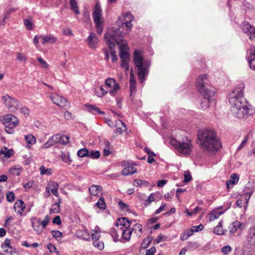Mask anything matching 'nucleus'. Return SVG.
I'll return each mask as SVG.
<instances>
[{
	"mask_svg": "<svg viewBox=\"0 0 255 255\" xmlns=\"http://www.w3.org/2000/svg\"><path fill=\"white\" fill-rule=\"evenodd\" d=\"M127 226V227H130V223L129 221L126 218H122L118 219L116 223V225L115 227H121L122 228H124L123 227Z\"/></svg>",
	"mask_w": 255,
	"mask_h": 255,
	"instance_id": "nucleus-28",
	"label": "nucleus"
},
{
	"mask_svg": "<svg viewBox=\"0 0 255 255\" xmlns=\"http://www.w3.org/2000/svg\"><path fill=\"white\" fill-rule=\"evenodd\" d=\"M1 248L5 252H9L11 254L16 252L15 249L10 245V240L8 239L5 240L4 244L1 245Z\"/></svg>",
	"mask_w": 255,
	"mask_h": 255,
	"instance_id": "nucleus-24",
	"label": "nucleus"
},
{
	"mask_svg": "<svg viewBox=\"0 0 255 255\" xmlns=\"http://www.w3.org/2000/svg\"><path fill=\"white\" fill-rule=\"evenodd\" d=\"M220 207L217 209L213 210L209 214V220L210 221H214L215 219H218L221 215H222L224 211H219V210L221 209Z\"/></svg>",
	"mask_w": 255,
	"mask_h": 255,
	"instance_id": "nucleus-25",
	"label": "nucleus"
},
{
	"mask_svg": "<svg viewBox=\"0 0 255 255\" xmlns=\"http://www.w3.org/2000/svg\"><path fill=\"white\" fill-rule=\"evenodd\" d=\"M89 191L91 195L97 196L102 191V187L99 185H93L89 188Z\"/></svg>",
	"mask_w": 255,
	"mask_h": 255,
	"instance_id": "nucleus-32",
	"label": "nucleus"
},
{
	"mask_svg": "<svg viewBox=\"0 0 255 255\" xmlns=\"http://www.w3.org/2000/svg\"><path fill=\"white\" fill-rule=\"evenodd\" d=\"M22 170V167L20 166H14L9 169V173L13 176H19Z\"/></svg>",
	"mask_w": 255,
	"mask_h": 255,
	"instance_id": "nucleus-35",
	"label": "nucleus"
},
{
	"mask_svg": "<svg viewBox=\"0 0 255 255\" xmlns=\"http://www.w3.org/2000/svg\"><path fill=\"white\" fill-rule=\"evenodd\" d=\"M208 80L206 74H203L199 76L196 79L195 85L198 91L202 94L206 91H211L207 88Z\"/></svg>",
	"mask_w": 255,
	"mask_h": 255,
	"instance_id": "nucleus-7",
	"label": "nucleus"
},
{
	"mask_svg": "<svg viewBox=\"0 0 255 255\" xmlns=\"http://www.w3.org/2000/svg\"><path fill=\"white\" fill-rule=\"evenodd\" d=\"M123 229L121 227H114L109 231V233L115 242L122 241V232Z\"/></svg>",
	"mask_w": 255,
	"mask_h": 255,
	"instance_id": "nucleus-14",
	"label": "nucleus"
},
{
	"mask_svg": "<svg viewBox=\"0 0 255 255\" xmlns=\"http://www.w3.org/2000/svg\"><path fill=\"white\" fill-rule=\"evenodd\" d=\"M250 55L247 56V60L252 69L255 70V48H252L249 51Z\"/></svg>",
	"mask_w": 255,
	"mask_h": 255,
	"instance_id": "nucleus-21",
	"label": "nucleus"
},
{
	"mask_svg": "<svg viewBox=\"0 0 255 255\" xmlns=\"http://www.w3.org/2000/svg\"><path fill=\"white\" fill-rule=\"evenodd\" d=\"M25 204L22 200H18L15 202L13 208L17 214L22 216L25 215L23 214V211L25 209Z\"/></svg>",
	"mask_w": 255,
	"mask_h": 255,
	"instance_id": "nucleus-18",
	"label": "nucleus"
},
{
	"mask_svg": "<svg viewBox=\"0 0 255 255\" xmlns=\"http://www.w3.org/2000/svg\"><path fill=\"white\" fill-rule=\"evenodd\" d=\"M214 233L218 235H223L225 234V232L222 228L215 227L214 229Z\"/></svg>",
	"mask_w": 255,
	"mask_h": 255,
	"instance_id": "nucleus-58",
	"label": "nucleus"
},
{
	"mask_svg": "<svg viewBox=\"0 0 255 255\" xmlns=\"http://www.w3.org/2000/svg\"><path fill=\"white\" fill-rule=\"evenodd\" d=\"M41 43L45 44L46 43H54L57 41L56 37L52 35H41Z\"/></svg>",
	"mask_w": 255,
	"mask_h": 255,
	"instance_id": "nucleus-26",
	"label": "nucleus"
},
{
	"mask_svg": "<svg viewBox=\"0 0 255 255\" xmlns=\"http://www.w3.org/2000/svg\"><path fill=\"white\" fill-rule=\"evenodd\" d=\"M134 165L135 164L131 161L124 160L122 161L121 165L124 167L122 171V175L128 176L136 172L137 170L133 167Z\"/></svg>",
	"mask_w": 255,
	"mask_h": 255,
	"instance_id": "nucleus-10",
	"label": "nucleus"
},
{
	"mask_svg": "<svg viewBox=\"0 0 255 255\" xmlns=\"http://www.w3.org/2000/svg\"><path fill=\"white\" fill-rule=\"evenodd\" d=\"M184 183H187L189 182L191 180V175L189 172L187 171L184 173Z\"/></svg>",
	"mask_w": 255,
	"mask_h": 255,
	"instance_id": "nucleus-63",
	"label": "nucleus"
},
{
	"mask_svg": "<svg viewBox=\"0 0 255 255\" xmlns=\"http://www.w3.org/2000/svg\"><path fill=\"white\" fill-rule=\"evenodd\" d=\"M50 98L53 103L62 108L69 107V102L64 97L56 94H51Z\"/></svg>",
	"mask_w": 255,
	"mask_h": 255,
	"instance_id": "nucleus-8",
	"label": "nucleus"
},
{
	"mask_svg": "<svg viewBox=\"0 0 255 255\" xmlns=\"http://www.w3.org/2000/svg\"><path fill=\"white\" fill-rule=\"evenodd\" d=\"M24 24L26 29L28 30H32L33 25L31 21L29 19L24 20Z\"/></svg>",
	"mask_w": 255,
	"mask_h": 255,
	"instance_id": "nucleus-52",
	"label": "nucleus"
},
{
	"mask_svg": "<svg viewBox=\"0 0 255 255\" xmlns=\"http://www.w3.org/2000/svg\"><path fill=\"white\" fill-rule=\"evenodd\" d=\"M97 206L100 209L105 210L106 208V205L105 202L104 198L101 197L96 203Z\"/></svg>",
	"mask_w": 255,
	"mask_h": 255,
	"instance_id": "nucleus-43",
	"label": "nucleus"
},
{
	"mask_svg": "<svg viewBox=\"0 0 255 255\" xmlns=\"http://www.w3.org/2000/svg\"><path fill=\"white\" fill-rule=\"evenodd\" d=\"M239 180V176L236 173H233L230 176V180L226 182V186L228 189L230 188V185H234L237 184Z\"/></svg>",
	"mask_w": 255,
	"mask_h": 255,
	"instance_id": "nucleus-30",
	"label": "nucleus"
},
{
	"mask_svg": "<svg viewBox=\"0 0 255 255\" xmlns=\"http://www.w3.org/2000/svg\"><path fill=\"white\" fill-rule=\"evenodd\" d=\"M100 156V152L98 150H91L88 151V157L92 159H98Z\"/></svg>",
	"mask_w": 255,
	"mask_h": 255,
	"instance_id": "nucleus-40",
	"label": "nucleus"
},
{
	"mask_svg": "<svg viewBox=\"0 0 255 255\" xmlns=\"http://www.w3.org/2000/svg\"><path fill=\"white\" fill-rule=\"evenodd\" d=\"M70 4L71 10H72L76 14H79L80 13V11L77 5V2H70Z\"/></svg>",
	"mask_w": 255,
	"mask_h": 255,
	"instance_id": "nucleus-46",
	"label": "nucleus"
},
{
	"mask_svg": "<svg viewBox=\"0 0 255 255\" xmlns=\"http://www.w3.org/2000/svg\"><path fill=\"white\" fill-rule=\"evenodd\" d=\"M6 200L9 202H12L15 198V196L13 192L8 191L6 193Z\"/></svg>",
	"mask_w": 255,
	"mask_h": 255,
	"instance_id": "nucleus-47",
	"label": "nucleus"
},
{
	"mask_svg": "<svg viewBox=\"0 0 255 255\" xmlns=\"http://www.w3.org/2000/svg\"><path fill=\"white\" fill-rule=\"evenodd\" d=\"M119 127L117 128V130L118 132L122 133L127 129V127L126 124L121 121H119L118 123Z\"/></svg>",
	"mask_w": 255,
	"mask_h": 255,
	"instance_id": "nucleus-41",
	"label": "nucleus"
},
{
	"mask_svg": "<svg viewBox=\"0 0 255 255\" xmlns=\"http://www.w3.org/2000/svg\"><path fill=\"white\" fill-rule=\"evenodd\" d=\"M60 134H55V135L51 136V139H52V141H53L54 144H56L57 143H60Z\"/></svg>",
	"mask_w": 255,
	"mask_h": 255,
	"instance_id": "nucleus-62",
	"label": "nucleus"
},
{
	"mask_svg": "<svg viewBox=\"0 0 255 255\" xmlns=\"http://www.w3.org/2000/svg\"><path fill=\"white\" fill-rule=\"evenodd\" d=\"M221 251L224 255H228L232 251V248L230 246H225L222 248Z\"/></svg>",
	"mask_w": 255,
	"mask_h": 255,
	"instance_id": "nucleus-60",
	"label": "nucleus"
},
{
	"mask_svg": "<svg viewBox=\"0 0 255 255\" xmlns=\"http://www.w3.org/2000/svg\"><path fill=\"white\" fill-rule=\"evenodd\" d=\"M16 59L21 62H25L27 61V57L24 55V54L19 52H16Z\"/></svg>",
	"mask_w": 255,
	"mask_h": 255,
	"instance_id": "nucleus-49",
	"label": "nucleus"
},
{
	"mask_svg": "<svg viewBox=\"0 0 255 255\" xmlns=\"http://www.w3.org/2000/svg\"><path fill=\"white\" fill-rule=\"evenodd\" d=\"M170 143L176 150L177 153L181 156L189 155L193 151V142L189 138H186L181 140L171 138L170 140Z\"/></svg>",
	"mask_w": 255,
	"mask_h": 255,
	"instance_id": "nucleus-4",
	"label": "nucleus"
},
{
	"mask_svg": "<svg viewBox=\"0 0 255 255\" xmlns=\"http://www.w3.org/2000/svg\"><path fill=\"white\" fill-rule=\"evenodd\" d=\"M102 10L100 5L97 2L93 13V18L97 29V32L99 34H101L104 28V22L102 20Z\"/></svg>",
	"mask_w": 255,
	"mask_h": 255,
	"instance_id": "nucleus-6",
	"label": "nucleus"
},
{
	"mask_svg": "<svg viewBox=\"0 0 255 255\" xmlns=\"http://www.w3.org/2000/svg\"><path fill=\"white\" fill-rule=\"evenodd\" d=\"M1 122L3 124H9L10 126H12L13 127H16L19 123L17 118L11 114L5 115L1 120Z\"/></svg>",
	"mask_w": 255,
	"mask_h": 255,
	"instance_id": "nucleus-16",
	"label": "nucleus"
},
{
	"mask_svg": "<svg viewBox=\"0 0 255 255\" xmlns=\"http://www.w3.org/2000/svg\"><path fill=\"white\" fill-rule=\"evenodd\" d=\"M192 247H193L192 244L191 243H189L187 247H184L181 250L179 255H185L188 250Z\"/></svg>",
	"mask_w": 255,
	"mask_h": 255,
	"instance_id": "nucleus-61",
	"label": "nucleus"
},
{
	"mask_svg": "<svg viewBox=\"0 0 255 255\" xmlns=\"http://www.w3.org/2000/svg\"><path fill=\"white\" fill-rule=\"evenodd\" d=\"M128 61L129 60H122L121 67L127 71L129 70Z\"/></svg>",
	"mask_w": 255,
	"mask_h": 255,
	"instance_id": "nucleus-59",
	"label": "nucleus"
},
{
	"mask_svg": "<svg viewBox=\"0 0 255 255\" xmlns=\"http://www.w3.org/2000/svg\"><path fill=\"white\" fill-rule=\"evenodd\" d=\"M130 99L133 101V96H134L136 92V81L132 77L130 78Z\"/></svg>",
	"mask_w": 255,
	"mask_h": 255,
	"instance_id": "nucleus-31",
	"label": "nucleus"
},
{
	"mask_svg": "<svg viewBox=\"0 0 255 255\" xmlns=\"http://www.w3.org/2000/svg\"><path fill=\"white\" fill-rule=\"evenodd\" d=\"M61 157L63 162L69 165H70L72 162L69 152L62 153Z\"/></svg>",
	"mask_w": 255,
	"mask_h": 255,
	"instance_id": "nucleus-37",
	"label": "nucleus"
},
{
	"mask_svg": "<svg viewBox=\"0 0 255 255\" xmlns=\"http://www.w3.org/2000/svg\"><path fill=\"white\" fill-rule=\"evenodd\" d=\"M124 33L120 28L112 27L109 28L105 34V38L106 44L108 45L109 51L112 57V62L115 63L118 60L115 49V43L119 44L123 41Z\"/></svg>",
	"mask_w": 255,
	"mask_h": 255,
	"instance_id": "nucleus-3",
	"label": "nucleus"
},
{
	"mask_svg": "<svg viewBox=\"0 0 255 255\" xmlns=\"http://www.w3.org/2000/svg\"><path fill=\"white\" fill-rule=\"evenodd\" d=\"M53 237L57 239L62 236V233L58 230H53L51 232Z\"/></svg>",
	"mask_w": 255,
	"mask_h": 255,
	"instance_id": "nucleus-64",
	"label": "nucleus"
},
{
	"mask_svg": "<svg viewBox=\"0 0 255 255\" xmlns=\"http://www.w3.org/2000/svg\"><path fill=\"white\" fill-rule=\"evenodd\" d=\"M60 200L58 199V202H55L51 205L50 209V213H58L60 212Z\"/></svg>",
	"mask_w": 255,
	"mask_h": 255,
	"instance_id": "nucleus-36",
	"label": "nucleus"
},
{
	"mask_svg": "<svg viewBox=\"0 0 255 255\" xmlns=\"http://www.w3.org/2000/svg\"><path fill=\"white\" fill-rule=\"evenodd\" d=\"M49 220H50V218H49V216L48 215H46L43 221H40V224L42 226L41 228L44 229L46 227V226L48 225V224L49 222Z\"/></svg>",
	"mask_w": 255,
	"mask_h": 255,
	"instance_id": "nucleus-53",
	"label": "nucleus"
},
{
	"mask_svg": "<svg viewBox=\"0 0 255 255\" xmlns=\"http://www.w3.org/2000/svg\"><path fill=\"white\" fill-rule=\"evenodd\" d=\"M33 229L38 234L42 233L43 229L40 227V220L36 217L32 218L30 220Z\"/></svg>",
	"mask_w": 255,
	"mask_h": 255,
	"instance_id": "nucleus-22",
	"label": "nucleus"
},
{
	"mask_svg": "<svg viewBox=\"0 0 255 255\" xmlns=\"http://www.w3.org/2000/svg\"><path fill=\"white\" fill-rule=\"evenodd\" d=\"M85 106L87 108L89 112L94 115H104L105 114L104 112L101 111L100 109L95 105L86 104Z\"/></svg>",
	"mask_w": 255,
	"mask_h": 255,
	"instance_id": "nucleus-23",
	"label": "nucleus"
},
{
	"mask_svg": "<svg viewBox=\"0 0 255 255\" xmlns=\"http://www.w3.org/2000/svg\"><path fill=\"white\" fill-rule=\"evenodd\" d=\"M105 84L106 86L111 88L109 90V93L112 96H115L117 92L120 89L119 84L116 82L114 78H107L105 81Z\"/></svg>",
	"mask_w": 255,
	"mask_h": 255,
	"instance_id": "nucleus-13",
	"label": "nucleus"
},
{
	"mask_svg": "<svg viewBox=\"0 0 255 255\" xmlns=\"http://www.w3.org/2000/svg\"><path fill=\"white\" fill-rule=\"evenodd\" d=\"M133 106L135 108H140L142 105V101L138 99L136 100L134 99V96H133V101H131Z\"/></svg>",
	"mask_w": 255,
	"mask_h": 255,
	"instance_id": "nucleus-55",
	"label": "nucleus"
},
{
	"mask_svg": "<svg viewBox=\"0 0 255 255\" xmlns=\"http://www.w3.org/2000/svg\"><path fill=\"white\" fill-rule=\"evenodd\" d=\"M108 92V89L102 86H98L95 88V94L98 97H102L106 94Z\"/></svg>",
	"mask_w": 255,
	"mask_h": 255,
	"instance_id": "nucleus-29",
	"label": "nucleus"
},
{
	"mask_svg": "<svg viewBox=\"0 0 255 255\" xmlns=\"http://www.w3.org/2000/svg\"><path fill=\"white\" fill-rule=\"evenodd\" d=\"M123 228V231L122 232V241L120 242L122 243H126L129 241L130 240L132 230H131L129 227H127L126 226Z\"/></svg>",
	"mask_w": 255,
	"mask_h": 255,
	"instance_id": "nucleus-19",
	"label": "nucleus"
},
{
	"mask_svg": "<svg viewBox=\"0 0 255 255\" xmlns=\"http://www.w3.org/2000/svg\"><path fill=\"white\" fill-rule=\"evenodd\" d=\"M50 187L51 191L53 195H54L56 196H58L57 194V190L59 188V184L55 182H52L50 184Z\"/></svg>",
	"mask_w": 255,
	"mask_h": 255,
	"instance_id": "nucleus-38",
	"label": "nucleus"
},
{
	"mask_svg": "<svg viewBox=\"0 0 255 255\" xmlns=\"http://www.w3.org/2000/svg\"><path fill=\"white\" fill-rule=\"evenodd\" d=\"M125 22L122 24L123 28H126L127 32L129 31L131 28L132 24L131 22L133 19V16L130 12H127L124 15Z\"/></svg>",
	"mask_w": 255,
	"mask_h": 255,
	"instance_id": "nucleus-17",
	"label": "nucleus"
},
{
	"mask_svg": "<svg viewBox=\"0 0 255 255\" xmlns=\"http://www.w3.org/2000/svg\"><path fill=\"white\" fill-rule=\"evenodd\" d=\"M197 137L198 143L204 150L216 151L222 147L216 133L212 129H204L199 130Z\"/></svg>",
	"mask_w": 255,
	"mask_h": 255,
	"instance_id": "nucleus-2",
	"label": "nucleus"
},
{
	"mask_svg": "<svg viewBox=\"0 0 255 255\" xmlns=\"http://www.w3.org/2000/svg\"><path fill=\"white\" fill-rule=\"evenodd\" d=\"M2 99L5 106L10 111L14 112L17 110L18 103L16 99L11 98L8 95L2 96Z\"/></svg>",
	"mask_w": 255,
	"mask_h": 255,
	"instance_id": "nucleus-11",
	"label": "nucleus"
},
{
	"mask_svg": "<svg viewBox=\"0 0 255 255\" xmlns=\"http://www.w3.org/2000/svg\"><path fill=\"white\" fill-rule=\"evenodd\" d=\"M13 154V150L12 149L4 147L0 150V159L4 161L5 159L10 157Z\"/></svg>",
	"mask_w": 255,
	"mask_h": 255,
	"instance_id": "nucleus-20",
	"label": "nucleus"
},
{
	"mask_svg": "<svg viewBox=\"0 0 255 255\" xmlns=\"http://www.w3.org/2000/svg\"><path fill=\"white\" fill-rule=\"evenodd\" d=\"M244 84H239L229 95L231 112L236 118L242 119L252 114V106L244 97Z\"/></svg>",
	"mask_w": 255,
	"mask_h": 255,
	"instance_id": "nucleus-1",
	"label": "nucleus"
},
{
	"mask_svg": "<svg viewBox=\"0 0 255 255\" xmlns=\"http://www.w3.org/2000/svg\"><path fill=\"white\" fill-rule=\"evenodd\" d=\"M88 151L89 150L87 148H83L78 151L77 155L80 157H88Z\"/></svg>",
	"mask_w": 255,
	"mask_h": 255,
	"instance_id": "nucleus-44",
	"label": "nucleus"
},
{
	"mask_svg": "<svg viewBox=\"0 0 255 255\" xmlns=\"http://www.w3.org/2000/svg\"><path fill=\"white\" fill-rule=\"evenodd\" d=\"M133 61L137 67L138 79L142 83L145 80V77L148 73V65L143 63V59L138 50H135L134 52Z\"/></svg>",
	"mask_w": 255,
	"mask_h": 255,
	"instance_id": "nucleus-5",
	"label": "nucleus"
},
{
	"mask_svg": "<svg viewBox=\"0 0 255 255\" xmlns=\"http://www.w3.org/2000/svg\"><path fill=\"white\" fill-rule=\"evenodd\" d=\"M79 237L85 240L89 241L90 239V234L87 229H85L82 231V234Z\"/></svg>",
	"mask_w": 255,
	"mask_h": 255,
	"instance_id": "nucleus-45",
	"label": "nucleus"
},
{
	"mask_svg": "<svg viewBox=\"0 0 255 255\" xmlns=\"http://www.w3.org/2000/svg\"><path fill=\"white\" fill-rule=\"evenodd\" d=\"M166 239V238L165 236L162 235V234H160L157 236V238L154 240V243L156 244H159L161 242L165 241Z\"/></svg>",
	"mask_w": 255,
	"mask_h": 255,
	"instance_id": "nucleus-56",
	"label": "nucleus"
},
{
	"mask_svg": "<svg viewBox=\"0 0 255 255\" xmlns=\"http://www.w3.org/2000/svg\"><path fill=\"white\" fill-rule=\"evenodd\" d=\"M215 94V92L214 91H206V92L202 94L204 97V100L201 103V109L203 110L207 109L209 107L210 104L214 102L213 97Z\"/></svg>",
	"mask_w": 255,
	"mask_h": 255,
	"instance_id": "nucleus-9",
	"label": "nucleus"
},
{
	"mask_svg": "<svg viewBox=\"0 0 255 255\" xmlns=\"http://www.w3.org/2000/svg\"><path fill=\"white\" fill-rule=\"evenodd\" d=\"M86 41L89 48L95 49L98 47L99 40L95 33L93 32H91L89 35L86 39Z\"/></svg>",
	"mask_w": 255,
	"mask_h": 255,
	"instance_id": "nucleus-15",
	"label": "nucleus"
},
{
	"mask_svg": "<svg viewBox=\"0 0 255 255\" xmlns=\"http://www.w3.org/2000/svg\"><path fill=\"white\" fill-rule=\"evenodd\" d=\"M39 170L41 175H50L52 174V171L51 168H45L44 165H41L39 167Z\"/></svg>",
	"mask_w": 255,
	"mask_h": 255,
	"instance_id": "nucleus-39",
	"label": "nucleus"
},
{
	"mask_svg": "<svg viewBox=\"0 0 255 255\" xmlns=\"http://www.w3.org/2000/svg\"><path fill=\"white\" fill-rule=\"evenodd\" d=\"M5 125V131L9 133L12 134L14 132L13 128L15 127H13L12 126H10L9 124H4Z\"/></svg>",
	"mask_w": 255,
	"mask_h": 255,
	"instance_id": "nucleus-57",
	"label": "nucleus"
},
{
	"mask_svg": "<svg viewBox=\"0 0 255 255\" xmlns=\"http://www.w3.org/2000/svg\"><path fill=\"white\" fill-rule=\"evenodd\" d=\"M241 27L243 31L247 34L250 39L255 38V27L245 21L241 24Z\"/></svg>",
	"mask_w": 255,
	"mask_h": 255,
	"instance_id": "nucleus-12",
	"label": "nucleus"
},
{
	"mask_svg": "<svg viewBox=\"0 0 255 255\" xmlns=\"http://www.w3.org/2000/svg\"><path fill=\"white\" fill-rule=\"evenodd\" d=\"M126 45L123 43L120 47V57L122 60H129V56L126 50Z\"/></svg>",
	"mask_w": 255,
	"mask_h": 255,
	"instance_id": "nucleus-27",
	"label": "nucleus"
},
{
	"mask_svg": "<svg viewBox=\"0 0 255 255\" xmlns=\"http://www.w3.org/2000/svg\"><path fill=\"white\" fill-rule=\"evenodd\" d=\"M119 127L117 128V130L118 132L122 133L127 129V127L126 124L121 121H119L118 123Z\"/></svg>",
	"mask_w": 255,
	"mask_h": 255,
	"instance_id": "nucleus-42",
	"label": "nucleus"
},
{
	"mask_svg": "<svg viewBox=\"0 0 255 255\" xmlns=\"http://www.w3.org/2000/svg\"><path fill=\"white\" fill-rule=\"evenodd\" d=\"M60 143L62 144H66L69 142V137L66 135L60 134Z\"/></svg>",
	"mask_w": 255,
	"mask_h": 255,
	"instance_id": "nucleus-51",
	"label": "nucleus"
},
{
	"mask_svg": "<svg viewBox=\"0 0 255 255\" xmlns=\"http://www.w3.org/2000/svg\"><path fill=\"white\" fill-rule=\"evenodd\" d=\"M93 245L100 250H103L104 248V243L102 241H98V240H95L93 242Z\"/></svg>",
	"mask_w": 255,
	"mask_h": 255,
	"instance_id": "nucleus-48",
	"label": "nucleus"
},
{
	"mask_svg": "<svg viewBox=\"0 0 255 255\" xmlns=\"http://www.w3.org/2000/svg\"><path fill=\"white\" fill-rule=\"evenodd\" d=\"M24 138L27 143V146L28 148H30L32 145H33L36 142V138L31 134L26 135Z\"/></svg>",
	"mask_w": 255,
	"mask_h": 255,
	"instance_id": "nucleus-33",
	"label": "nucleus"
},
{
	"mask_svg": "<svg viewBox=\"0 0 255 255\" xmlns=\"http://www.w3.org/2000/svg\"><path fill=\"white\" fill-rule=\"evenodd\" d=\"M255 237V229L254 228L250 229L247 235L248 242H250Z\"/></svg>",
	"mask_w": 255,
	"mask_h": 255,
	"instance_id": "nucleus-50",
	"label": "nucleus"
},
{
	"mask_svg": "<svg viewBox=\"0 0 255 255\" xmlns=\"http://www.w3.org/2000/svg\"><path fill=\"white\" fill-rule=\"evenodd\" d=\"M100 237V234L98 230H93L92 231V238L93 240H98Z\"/></svg>",
	"mask_w": 255,
	"mask_h": 255,
	"instance_id": "nucleus-54",
	"label": "nucleus"
},
{
	"mask_svg": "<svg viewBox=\"0 0 255 255\" xmlns=\"http://www.w3.org/2000/svg\"><path fill=\"white\" fill-rule=\"evenodd\" d=\"M242 224L238 221L234 222L229 226L230 233L232 234L236 232L237 230L240 228Z\"/></svg>",
	"mask_w": 255,
	"mask_h": 255,
	"instance_id": "nucleus-34",
	"label": "nucleus"
}]
</instances>
